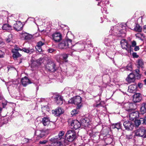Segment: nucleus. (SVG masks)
Listing matches in <instances>:
<instances>
[{"instance_id": "f257e3e1", "label": "nucleus", "mask_w": 146, "mask_h": 146, "mask_svg": "<svg viewBox=\"0 0 146 146\" xmlns=\"http://www.w3.org/2000/svg\"><path fill=\"white\" fill-rule=\"evenodd\" d=\"M63 131H60L58 136H55L50 140V146H63V144L64 143L65 139L62 137L64 134Z\"/></svg>"}, {"instance_id": "f03ea898", "label": "nucleus", "mask_w": 146, "mask_h": 146, "mask_svg": "<svg viewBox=\"0 0 146 146\" xmlns=\"http://www.w3.org/2000/svg\"><path fill=\"white\" fill-rule=\"evenodd\" d=\"M82 98L79 96H77L71 98L69 101V104H74L77 106V109H79L82 106Z\"/></svg>"}, {"instance_id": "7ed1b4c3", "label": "nucleus", "mask_w": 146, "mask_h": 146, "mask_svg": "<svg viewBox=\"0 0 146 146\" xmlns=\"http://www.w3.org/2000/svg\"><path fill=\"white\" fill-rule=\"evenodd\" d=\"M22 50L27 53H29L30 52L29 50L28 49H27L25 48H23L22 49L16 47L12 49L11 51L13 53V57L14 58H17L18 57H21V55L19 53V51H21Z\"/></svg>"}, {"instance_id": "20e7f679", "label": "nucleus", "mask_w": 146, "mask_h": 146, "mask_svg": "<svg viewBox=\"0 0 146 146\" xmlns=\"http://www.w3.org/2000/svg\"><path fill=\"white\" fill-rule=\"evenodd\" d=\"M82 42H78L76 43L75 44H82ZM60 44L62 46H69L71 45L74 46L75 45V44H74L72 42V40L71 39H69L67 36L62 41Z\"/></svg>"}, {"instance_id": "39448f33", "label": "nucleus", "mask_w": 146, "mask_h": 146, "mask_svg": "<svg viewBox=\"0 0 146 146\" xmlns=\"http://www.w3.org/2000/svg\"><path fill=\"white\" fill-rule=\"evenodd\" d=\"M55 64L52 62V60H48L46 67L49 71L54 72L56 70V68H55Z\"/></svg>"}, {"instance_id": "423d86ee", "label": "nucleus", "mask_w": 146, "mask_h": 146, "mask_svg": "<svg viewBox=\"0 0 146 146\" xmlns=\"http://www.w3.org/2000/svg\"><path fill=\"white\" fill-rule=\"evenodd\" d=\"M76 137L75 134L71 130L68 131L66 135V138H67L69 142H71Z\"/></svg>"}, {"instance_id": "0eeeda50", "label": "nucleus", "mask_w": 146, "mask_h": 146, "mask_svg": "<svg viewBox=\"0 0 146 146\" xmlns=\"http://www.w3.org/2000/svg\"><path fill=\"white\" fill-rule=\"evenodd\" d=\"M129 113V119L131 120H134L137 119L139 116V114L138 112L137 111H135L134 109L132 111H131V112Z\"/></svg>"}, {"instance_id": "6e6552de", "label": "nucleus", "mask_w": 146, "mask_h": 146, "mask_svg": "<svg viewBox=\"0 0 146 146\" xmlns=\"http://www.w3.org/2000/svg\"><path fill=\"white\" fill-rule=\"evenodd\" d=\"M54 97L56 104L60 105L63 103V98L60 96L58 94H56L54 95Z\"/></svg>"}, {"instance_id": "1a4fd4ad", "label": "nucleus", "mask_w": 146, "mask_h": 146, "mask_svg": "<svg viewBox=\"0 0 146 146\" xmlns=\"http://www.w3.org/2000/svg\"><path fill=\"white\" fill-rule=\"evenodd\" d=\"M134 105L135 104L132 103H127L124 104V106L125 110L130 112L131 111H132L134 109Z\"/></svg>"}, {"instance_id": "9d476101", "label": "nucleus", "mask_w": 146, "mask_h": 146, "mask_svg": "<svg viewBox=\"0 0 146 146\" xmlns=\"http://www.w3.org/2000/svg\"><path fill=\"white\" fill-rule=\"evenodd\" d=\"M41 121L44 126L48 127L51 125V122L50 121L49 117H48L42 118Z\"/></svg>"}, {"instance_id": "9b49d317", "label": "nucleus", "mask_w": 146, "mask_h": 146, "mask_svg": "<svg viewBox=\"0 0 146 146\" xmlns=\"http://www.w3.org/2000/svg\"><path fill=\"white\" fill-rule=\"evenodd\" d=\"M71 125L72 129L76 130L80 128L81 124L77 120H75L72 121Z\"/></svg>"}, {"instance_id": "f8f14e48", "label": "nucleus", "mask_w": 146, "mask_h": 146, "mask_svg": "<svg viewBox=\"0 0 146 146\" xmlns=\"http://www.w3.org/2000/svg\"><path fill=\"white\" fill-rule=\"evenodd\" d=\"M123 125L125 129L128 130H132L133 127V123L129 121H125L123 123Z\"/></svg>"}, {"instance_id": "ddd939ff", "label": "nucleus", "mask_w": 146, "mask_h": 146, "mask_svg": "<svg viewBox=\"0 0 146 146\" xmlns=\"http://www.w3.org/2000/svg\"><path fill=\"white\" fill-rule=\"evenodd\" d=\"M62 35L59 33H56L52 35L53 39L56 42H58L62 39Z\"/></svg>"}, {"instance_id": "4468645a", "label": "nucleus", "mask_w": 146, "mask_h": 146, "mask_svg": "<svg viewBox=\"0 0 146 146\" xmlns=\"http://www.w3.org/2000/svg\"><path fill=\"white\" fill-rule=\"evenodd\" d=\"M128 42L125 39H123L120 41V44L121 46H130L129 42ZM131 43L132 46H136V43L135 41L133 40L130 42Z\"/></svg>"}, {"instance_id": "2eb2a0df", "label": "nucleus", "mask_w": 146, "mask_h": 146, "mask_svg": "<svg viewBox=\"0 0 146 146\" xmlns=\"http://www.w3.org/2000/svg\"><path fill=\"white\" fill-rule=\"evenodd\" d=\"M64 112V110L60 107L54 110H52V113L56 116H59Z\"/></svg>"}, {"instance_id": "dca6fc26", "label": "nucleus", "mask_w": 146, "mask_h": 146, "mask_svg": "<svg viewBox=\"0 0 146 146\" xmlns=\"http://www.w3.org/2000/svg\"><path fill=\"white\" fill-rule=\"evenodd\" d=\"M13 27L17 31L21 30L23 25L21 22L17 21L15 22L13 25Z\"/></svg>"}, {"instance_id": "f3484780", "label": "nucleus", "mask_w": 146, "mask_h": 146, "mask_svg": "<svg viewBox=\"0 0 146 146\" xmlns=\"http://www.w3.org/2000/svg\"><path fill=\"white\" fill-rule=\"evenodd\" d=\"M45 132L44 130H37L35 132V135L37 136L38 139H39L45 135Z\"/></svg>"}, {"instance_id": "a211bd4d", "label": "nucleus", "mask_w": 146, "mask_h": 146, "mask_svg": "<svg viewBox=\"0 0 146 146\" xmlns=\"http://www.w3.org/2000/svg\"><path fill=\"white\" fill-rule=\"evenodd\" d=\"M141 99V95L139 93L135 94L133 96V101L135 103L139 102Z\"/></svg>"}, {"instance_id": "6ab92c4d", "label": "nucleus", "mask_w": 146, "mask_h": 146, "mask_svg": "<svg viewBox=\"0 0 146 146\" xmlns=\"http://www.w3.org/2000/svg\"><path fill=\"white\" fill-rule=\"evenodd\" d=\"M135 76L132 73H130L126 78V81L129 83L133 82L135 80Z\"/></svg>"}, {"instance_id": "aec40b11", "label": "nucleus", "mask_w": 146, "mask_h": 146, "mask_svg": "<svg viewBox=\"0 0 146 146\" xmlns=\"http://www.w3.org/2000/svg\"><path fill=\"white\" fill-rule=\"evenodd\" d=\"M137 85L135 84L129 86L128 87V91L130 93H135L137 90Z\"/></svg>"}, {"instance_id": "412c9836", "label": "nucleus", "mask_w": 146, "mask_h": 146, "mask_svg": "<svg viewBox=\"0 0 146 146\" xmlns=\"http://www.w3.org/2000/svg\"><path fill=\"white\" fill-rule=\"evenodd\" d=\"M144 127H141L136 132L135 135L136 136H138L144 138Z\"/></svg>"}, {"instance_id": "4be33fe9", "label": "nucleus", "mask_w": 146, "mask_h": 146, "mask_svg": "<svg viewBox=\"0 0 146 146\" xmlns=\"http://www.w3.org/2000/svg\"><path fill=\"white\" fill-rule=\"evenodd\" d=\"M21 81L22 85L24 86H26L27 85L31 83L30 81L26 77H25L21 79Z\"/></svg>"}, {"instance_id": "5701e85b", "label": "nucleus", "mask_w": 146, "mask_h": 146, "mask_svg": "<svg viewBox=\"0 0 146 146\" xmlns=\"http://www.w3.org/2000/svg\"><path fill=\"white\" fill-rule=\"evenodd\" d=\"M22 37L25 40L31 39L33 37L32 35L26 32H23L21 34Z\"/></svg>"}, {"instance_id": "b1692460", "label": "nucleus", "mask_w": 146, "mask_h": 146, "mask_svg": "<svg viewBox=\"0 0 146 146\" xmlns=\"http://www.w3.org/2000/svg\"><path fill=\"white\" fill-rule=\"evenodd\" d=\"M89 120L87 118H84L82 119V125L86 127L87 126L89 123Z\"/></svg>"}, {"instance_id": "393cba45", "label": "nucleus", "mask_w": 146, "mask_h": 146, "mask_svg": "<svg viewBox=\"0 0 146 146\" xmlns=\"http://www.w3.org/2000/svg\"><path fill=\"white\" fill-rule=\"evenodd\" d=\"M2 29L4 30L8 31L11 29V26L9 24H5L3 25Z\"/></svg>"}, {"instance_id": "a878e982", "label": "nucleus", "mask_w": 146, "mask_h": 146, "mask_svg": "<svg viewBox=\"0 0 146 146\" xmlns=\"http://www.w3.org/2000/svg\"><path fill=\"white\" fill-rule=\"evenodd\" d=\"M135 35L136 37L139 38L141 40H143L145 37L144 35L143 34L140 33H137Z\"/></svg>"}, {"instance_id": "bb28decb", "label": "nucleus", "mask_w": 146, "mask_h": 146, "mask_svg": "<svg viewBox=\"0 0 146 146\" xmlns=\"http://www.w3.org/2000/svg\"><path fill=\"white\" fill-rule=\"evenodd\" d=\"M134 29L136 31L140 32L142 31V28L139 25L137 24L134 28Z\"/></svg>"}, {"instance_id": "cd10ccee", "label": "nucleus", "mask_w": 146, "mask_h": 146, "mask_svg": "<svg viewBox=\"0 0 146 146\" xmlns=\"http://www.w3.org/2000/svg\"><path fill=\"white\" fill-rule=\"evenodd\" d=\"M61 56L63 58V59L64 60L65 62H67L68 60L66 59L68 57V55L67 54H64L61 55Z\"/></svg>"}, {"instance_id": "c85d7f7f", "label": "nucleus", "mask_w": 146, "mask_h": 146, "mask_svg": "<svg viewBox=\"0 0 146 146\" xmlns=\"http://www.w3.org/2000/svg\"><path fill=\"white\" fill-rule=\"evenodd\" d=\"M141 122V118H140V120H136V119L135 120V125L137 127L140 125Z\"/></svg>"}, {"instance_id": "c756f323", "label": "nucleus", "mask_w": 146, "mask_h": 146, "mask_svg": "<svg viewBox=\"0 0 146 146\" xmlns=\"http://www.w3.org/2000/svg\"><path fill=\"white\" fill-rule=\"evenodd\" d=\"M146 112V109L145 106H142L140 108V112L142 114H144Z\"/></svg>"}, {"instance_id": "7c9ffc66", "label": "nucleus", "mask_w": 146, "mask_h": 146, "mask_svg": "<svg viewBox=\"0 0 146 146\" xmlns=\"http://www.w3.org/2000/svg\"><path fill=\"white\" fill-rule=\"evenodd\" d=\"M126 69L128 70L131 71L132 70V66L131 63H129L126 66Z\"/></svg>"}, {"instance_id": "2f4dec72", "label": "nucleus", "mask_w": 146, "mask_h": 146, "mask_svg": "<svg viewBox=\"0 0 146 146\" xmlns=\"http://www.w3.org/2000/svg\"><path fill=\"white\" fill-rule=\"evenodd\" d=\"M138 64L140 67H142L143 64V62L141 60H139L138 61Z\"/></svg>"}, {"instance_id": "473e14b6", "label": "nucleus", "mask_w": 146, "mask_h": 146, "mask_svg": "<svg viewBox=\"0 0 146 146\" xmlns=\"http://www.w3.org/2000/svg\"><path fill=\"white\" fill-rule=\"evenodd\" d=\"M1 124H3L7 123L8 122V120L7 119L4 118V117L1 118Z\"/></svg>"}, {"instance_id": "72a5a7b5", "label": "nucleus", "mask_w": 146, "mask_h": 146, "mask_svg": "<svg viewBox=\"0 0 146 146\" xmlns=\"http://www.w3.org/2000/svg\"><path fill=\"white\" fill-rule=\"evenodd\" d=\"M78 111L75 109L73 110L71 112V114L72 115H74L78 113Z\"/></svg>"}, {"instance_id": "f704fd0d", "label": "nucleus", "mask_w": 146, "mask_h": 146, "mask_svg": "<svg viewBox=\"0 0 146 146\" xmlns=\"http://www.w3.org/2000/svg\"><path fill=\"white\" fill-rule=\"evenodd\" d=\"M129 46H126V48L124 46H122V48L123 49L125 48V50L128 52H131V48L130 47H128Z\"/></svg>"}, {"instance_id": "c9c22d12", "label": "nucleus", "mask_w": 146, "mask_h": 146, "mask_svg": "<svg viewBox=\"0 0 146 146\" xmlns=\"http://www.w3.org/2000/svg\"><path fill=\"white\" fill-rule=\"evenodd\" d=\"M42 60L43 59L42 58H40L36 60V62L38 64H40L43 62Z\"/></svg>"}, {"instance_id": "e433bc0d", "label": "nucleus", "mask_w": 146, "mask_h": 146, "mask_svg": "<svg viewBox=\"0 0 146 146\" xmlns=\"http://www.w3.org/2000/svg\"><path fill=\"white\" fill-rule=\"evenodd\" d=\"M141 121L142 122V123L146 125V116L143 118H141Z\"/></svg>"}, {"instance_id": "4c0bfd02", "label": "nucleus", "mask_w": 146, "mask_h": 146, "mask_svg": "<svg viewBox=\"0 0 146 146\" xmlns=\"http://www.w3.org/2000/svg\"><path fill=\"white\" fill-rule=\"evenodd\" d=\"M36 49L38 52H41L42 50L41 46H35Z\"/></svg>"}, {"instance_id": "58836bf2", "label": "nucleus", "mask_w": 146, "mask_h": 146, "mask_svg": "<svg viewBox=\"0 0 146 146\" xmlns=\"http://www.w3.org/2000/svg\"><path fill=\"white\" fill-rule=\"evenodd\" d=\"M135 72L136 73L135 74V76H140V75L139 74V70L138 69H136L135 70Z\"/></svg>"}, {"instance_id": "ea45409f", "label": "nucleus", "mask_w": 146, "mask_h": 146, "mask_svg": "<svg viewBox=\"0 0 146 146\" xmlns=\"http://www.w3.org/2000/svg\"><path fill=\"white\" fill-rule=\"evenodd\" d=\"M115 127L117 129H119L121 127V124L120 123H118L115 124Z\"/></svg>"}, {"instance_id": "a19ab883", "label": "nucleus", "mask_w": 146, "mask_h": 146, "mask_svg": "<svg viewBox=\"0 0 146 146\" xmlns=\"http://www.w3.org/2000/svg\"><path fill=\"white\" fill-rule=\"evenodd\" d=\"M4 54V52L0 50V58L3 57Z\"/></svg>"}, {"instance_id": "79ce46f5", "label": "nucleus", "mask_w": 146, "mask_h": 146, "mask_svg": "<svg viewBox=\"0 0 146 146\" xmlns=\"http://www.w3.org/2000/svg\"><path fill=\"white\" fill-rule=\"evenodd\" d=\"M133 137V136L131 134H129V135H126V138L128 139H131Z\"/></svg>"}, {"instance_id": "37998d69", "label": "nucleus", "mask_w": 146, "mask_h": 146, "mask_svg": "<svg viewBox=\"0 0 146 146\" xmlns=\"http://www.w3.org/2000/svg\"><path fill=\"white\" fill-rule=\"evenodd\" d=\"M44 45V43L40 41L38 43L37 45L36 46H43Z\"/></svg>"}, {"instance_id": "c03bdc74", "label": "nucleus", "mask_w": 146, "mask_h": 146, "mask_svg": "<svg viewBox=\"0 0 146 146\" xmlns=\"http://www.w3.org/2000/svg\"><path fill=\"white\" fill-rule=\"evenodd\" d=\"M13 84L15 85H17L19 84V82L18 80L14 81L12 82Z\"/></svg>"}, {"instance_id": "a18cd8bd", "label": "nucleus", "mask_w": 146, "mask_h": 146, "mask_svg": "<svg viewBox=\"0 0 146 146\" xmlns=\"http://www.w3.org/2000/svg\"><path fill=\"white\" fill-rule=\"evenodd\" d=\"M55 51V50L53 48H49L48 50V51L50 53H52Z\"/></svg>"}, {"instance_id": "49530a36", "label": "nucleus", "mask_w": 146, "mask_h": 146, "mask_svg": "<svg viewBox=\"0 0 146 146\" xmlns=\"http://www.w3.org/2000/svg\"><path fill=\"white\" fill-rule=\"evenodd\" d=\"M47 141L46 140L43 141H40L39 142V143L40 144H44L46 143Z\"/></svg>"}, {"instance_id": "de8ad7c7", "label": "nucleus", "mask_w": 146, "mask_h": 146, "mask_svg": "<svg viewBox=\"0 0 146 146\" xmlns=\"http://www.w3.org/2000/svg\"><path fill=\"white\" fill-rule=\"evenodd\" d=\"M133 57L137 58L138 57V56L137 54L136 53H133Z\"/></svg>"}, {"instance_id": "09e8293b", "label": "nucleus", "mask_w": 146, "mask_h": 146, "mask_svg": "<svg viewBox=\"0 0 146 146\" xmlns=\"http://www.w3.org/2000/svg\"><path fill=\"white\" fill-rule=\"evenodd\" d=\"M144 138H146V129L144 127Z\"/></svg>"}, {"instance_id": "8fccbe9b", "label": "nucleus", "mask_w": 146, "mask_h": 146, "mask_svg": "<svg viewBox=\"0 0 146 146\" xmlns=\"http://www.w3.org/2000/svg\"><path fill=\"white\" fill-rule=\"evenodd\" d=\"M135 47L134 48V50L135 51H137L139 50V46H135Z\"/></svg>"}, {"instance_id": "3c124183", "label": "nucleus", "mask_w": 146, "mask_h": 146, "mask_svg": "<svg viewBox=\"0 0 146 146\" xmlns=\"http://www.w3.org/2000/svg\"><path fill=\"white\" fill-rule=\"evenodd\" d=\"M143 31L146 33V25L143 26Z\"/></svg>"}, {"instance_id": "603ef678", "label": "nucleus", "mask_w": 146, "mask_h": 146, "mask_svg": "<svg viewBox=\"0 0 146 146\" xmlns=\"http://www.w3.org/2000/svg\"><path fill=\"white\" fill-rule=\"evenodd\" d=\"M138 86L139 88H141L142 87L143 85L141 83H139L138 84Z\"/></svg>"}, {"instance_id": "864d4df0", "label": "nucleus", "mask_w": 146, "mask_h": 146, "mask_svg": "<svg viewBox=\"0 0 146 146\" xmlns=\"http://www.w3.org/2000/svg\"><path fill=\"white\" fill-rule=\"evenodd\" d=\"M11 39L10 38H8L7 39L6 41L7 42H9L11 40Z\"/></svg>"}, {"instance_id": "5fc2aeb1", "label": "nucleus", "mask_w": 146, "mask_h": 146, "mask_svg": "<svg viewBox=\"0 0 146 146\" xmlns=\"http://www.w3.org/2000/svg\"><path fill=\"white\" fill-rule=\"evenodd\" d=\"M102 3L101 2H100L98 3V5H100V6H101L102 7H103V6H102L101 5Z\"/></svg>"}, {"instance_id": "6e6d98bb", "label": "nucleus", "mask_w": 146, "mask_h": 146, "mask_svg": "<svg viewBox=\"0 0 146 146\" xmlns=\"http://www.w3.org/2000/svg\"><path fill=\"white\" fill-rule=\"evenodd\" d=\"M101 103H100L98 104H97L96 105V107H98L99 106H101Z\"/></svg>"}, {"instance_id": "4d7b16f0", "label": "nucleus", "mask_w": 146, "mask_h": 146, "mask_svg": "<svg viewBox=\"0 0 146 146\" xmlns=\"http://www.w3.org/2000/svg\"><path fill=\"white\" fill-rule=\"evenodd\" d=\"M111 36H112V37L114 39H115V37H116L115 36H112L111 35H110V37H111Z\"/></svg>"}, {"instance_id": "13d9d810", "label": "nucleus", "mask_w": 146, "mask_h": 146, "mask_svg": "<svg viewBox=\"0 0 146 146\" xmlns=\"http://www.w3.org/2000/svg\"><path fill=\"white\" fill-rule=\"evenodd\" d=\"M115 124L114 125H113L112 126V128H116V127H115Z\"/></svg>"}, {"instance_id": "bf43d9fd", "label": "nucleus", "mask_w": 146, "mask_h": 146, "mask_svg": "<svg viewBox=\"0 0 146 146\" xmlns=\"http://www.w3.org/2000/svg\"><path fill=\"white\" fill-rule=\"evenodd\" d=\"M70 90H71L70 88H68V89H66L65 90L66 91H69Z\"/></svg>"}, {"instance_id": "052dcab7", "label": "nucleus", "mask_w": 146, "mask_h": 146, "mask_svg": "<svg viewBox=\"0 0 146 146\" xmlns=\"http://www.w3.org/2000/svg\"><path fill=\"white\" fill-rule=\"evenodd\" d=\"M144 82L145 85H146V79L144 80Z\"/></svg>"}, {"instance_id": "680f3d73", "label": "nucleus", "mask_w": 146, "mask_h": 146, "mask_svg": "<svg viewBox=\"0 0 146 146\" xmlns=\"http://www.w3.org/2000/svg\"><path fill=\"white\" fill-rule=\"evenodd\" d=\"M9 37H11L12 36V35H9Z\"/></svg>"}, {"instance_id": "e2e57ef3", "label": "nucleus", "mask_w": 146, "mask_h": 146, "mask_svg": "<svg viewBox=\"0 0 146 146\" xmlns=\"http://www.w3.org/2000/svg\"><path fill=\"white\" fill-rule=\"evenodd\" d=\"M1 44H1L0 43V44H2V45H4V43H1Z\"/></svg>"}, {"instance_id": "0e129e2a", "label": "nucleus", "mask_w": 146, "mask_h": 146, "mask_svg": "<svg viewBox=\"0 0 146 146\" xmlns=\"http://www.w3.org/2000/svg\"><path fill=\"white\" fill-rule=\"evenodd\" d=\"M145 75L146 76V71L145 72Z\"/></svg>"}, {"instance_id": "69168bd1", "label": "nucleus", "mask_w": 146, "mask_h": 146, "mask_svg": "<svg viewBox=\"0 0 146 146\" xmlns=\"http://www.w3.org/2000/svg\"><path fill=\"white\" fill-rule=\"evenodd\" d=\"M118 36H121V35H119Z\"/></svg>"}, {"instance_id": "338daca9", "label": "nucleus", "mask_w": 146, "mask_h": 146, "mask_svg": "<svg viewBox=\"0 0 146 146\" xmlns=\"http://www.w3.org/2000/svg\"><path fill=\"white\" fill-rule=\"evenodd\" d=\"M68 94H70V93H68Z\"/></svg>"}]
</instances>
